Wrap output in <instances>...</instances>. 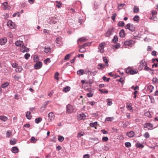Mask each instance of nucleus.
<instances>
[{"instance_id":"nucleus-1","label":"nucleus","mask_w":158,"mask_h":158,"mask_svg":"<svg viewBox=\"0 0 158 158\" xmlns=\"http://www.w3.org/2000/svg\"><path fill=\"white\" fill-rule=\"evenodd\" d=\"M114 28H109L106 32L104 34V36L106 37H109L111 35L114 31Z\"/></svg>"},{"instance_id":"nucleus-2","label":"nucleus","mask_w":158,"mask_h":158,"mask_svg":"<svg viewBox=\"0 0 158 158\" xmlns=\"http://www.w3.org/2000/svg\"><path fill=\"white\" fill-rule=\"evenodd\" d=\"M135 42L133 40L126 41L124 42V44L125 48H128V47H131L132 45L135 44Z\"/></svg>"},{"instance_id":"nucleus-3","label":"nucleus","mask_w":158,"mask_h":158,"mask_svg":"<svg viewBox=\"0 0 158 158\" xmlns=\"http://www.w3.org/2000/svg\"><path fill=\"white\" fill-rule=\"evenodd\" d=\"M126 72L127 73H129L130 74H134L137 73L138 71L137 70H133L131 68L129 67L127 69Z\"/></svg>"},{"instance_id":"nucleus-4","label":"nucleus","mask_w":158,"mask_h":158,"mask_svg":"<svg viewBox=\"0 0 158 158\" xmlns=\"http://www.w3.org/2000/svg\"><path fill=\"white\" fill-rule=\"evenodd\" d=\"M126 29H128L131 31H134L135 30V27L132 24L128 23L125 27Z\"/></svg>"},{"instance_id":"nucleus-5","label":"nucleus","mask_w":158,"mask_h":158,"mask_svg":"<svg viewBox=\"0 0 158 158\" xmlns=\"http://www.w3.org/2000/svg\"><path fill=\"white\" fill-rule=\"evenodd\" d=\"M66 112L71 113L74 111V107L71 105L68 104L66 106Z\"/></svg>"},{"instance_id":"nucleus-6","label":"nucleus","mask_w":158,"mask_h":158,"mask_svg":"<svg viewBox=\"0 0 158 158\" xmlns=\"http://www.w3.org/2000/svg\"><path fill=\"white\" fill-rule=\"evenodd\" d=\"M143 127L147 128L148 130H151L153 129V125L150 123H146L144 124Z\"/></svg>"},{"instance_id":"nucleus-7","label":"nucleus","mask_w":158,"mask_h":158,"mask_svg":"<svg viewBox=\"0 0 158 158\" xmlns=\"http://www.w3.org/2000/svg\"><path fill=\"white\" fill-rule=\"evenodd\" d=\"M48 121L49 122L53 121L55 118V115L52 112L49 113L48 114Z\"/></svg>"},{"instance_id":"nucleus-8","label":"nucleus","mask_w":158,"mask_h":158,"mask_svg":"<svg viewBox=\"0 0 158 158\" xmlns=\"http://www.w3.org/2000/svg\"><path fill=\"white\" fill-rule=\"evenodd\" d=\"M42 65L43 64L41 62L39 61L34 65V68L36 69H39L42 67Z\"/></svg>"},{"instance_id":"nucleus-9","label":"nucleus","mask_w":158,"mask_h":158,"mask_svg":"<svg viewBox=\"0 0 158 158\" xmlns=\"http://www.w3.org/2000/svg\"><path fill=\"white\" fill-rule=\"evenodd\" d=\"M7 25L8 27L11 29L14 28L15 26V23L11 20H9L8 21L7 23Z\"/></svg>"},{"instance_id":"nucleus-10","label":"nucleus","mask_w":158,"mask_h":158,"mask_svg":"<svg viewBox=\"0 0 158 158\" xmlns=\"http://www.w3.org/2000/svg\"><path fill=\"white\" fill-rule=\"evenodd\" d=\"M57 22V20L56 17H53L50 19L48 21V23L50 24H54Z\"/></svg>"},{"instance_id":"nucleus-11","label":"nucleus","mask_w":158,"mask_h":158,"mask_svg":"<svg viewBox=\"0 0 158 158\" xmlns=\"http://www.w3.org/2000/svg\"><path fill=\"white\" fill-rule=\"evenodd\" d=\"M20 51L21 52L24 53L28 52L29 51V50L28 48L24 46L23 44V45L22 47H21V48H20Z\"/></svg>"},{"instance_id":"nucleus-12","label":"nucleus","mask_w":158,"mask_h":158,"mask_svg":"<svg viewBox=\"0 0 158 158\" xmlns=\"http://www.w3.org/2000/svg\"><path fill=\"white\" fill-rule=\"evenodd\" d=\"M105 44V43H102L99 45L98 49L99 50L101 53H103L104 52V45Z\"/></svg>"},{"instance_id":"nucleus-13","label":"nucleus","mask_w":158,"mask_h":158,"mask_svg":"<svg viewBox=\"0 0 158 158\" xmlns=\"http://www.w3.org/2000/svg\"><path fill=\"white\" fill-rule=\"evenodd\" d=\"M15 44L17 46L21 48V47L23 45V43L22 41L17 40L15 42Z\"/></svg>"},{"instance_id":"nucleus-14","label":"nucleus","mask_w":158,"mask_h":158,"mask_svg":"<svg viewBox=\"0 0 158 158\" xmlns=\"http://www.w3.org/2000/svg\"><path fill=\"white\" fill-rule=\"evenodd\" d=\"M7 41V39L6 37L0 39V45H3L5 44Z\"/></svg>"},{"instance_id":"nucleus-15","label":"nucleus","mask_w":158,"mask_h":158,"mask_svg":"<svg viewBox=\"0 0 158 158\" xmlns=\"http://www.w3.org/2000/svg\"><path fill=\"white\" fill-rule=\"evenodd\" d=\"M145 63V61L144 60H143L140 62L139 66V69L140 70H142L143 67V66Z\"/></svg>"},{"instance_id":"nucleus-16","label":"nucleus","mask_w":158,"mask_h":158,"mask_svg":"<svg viewBox=\"0 0 158 158\" xmlns=\"http://www.w3.org/2000/svg\"><path fill=\"white\" fill-rule=\"evenodd\" d=\"M154 87L152 85H149L147 87V89L149 93H151Z\"/></svg>"},{"instance_id":"nucleus-17","label":"nucleus","mask_w":158,"mask_h":158,"mask_svg":"<svg viewBox=\"0 0 158 158\" xmlns=\"http://www.w3.org/2000/svg\"><path fill=\"white\" fill-rule=\"evenodd\" d=\"M4 6V8L5 10L10 9V6L8 5V3L7 2H4L2 4Z\"/></svg>"},{"instance_id":"nucleus-18","label":"nucleus","mask_w":158,"mask_h":158,"mask_svg":"<svg viewBox=\"0 0 158 158\" xmlns=\"http://www.w3.org/2000/svg\"><path fill=\"white\" fill-rule=\"evenodd\" d=\"M86 118V115L83 113L80 114L79 115L78 119L79 120L85 119Z\"/></svg>"},{"instance_id":"nucleus-19","label":"nucleus","mask_w":158,"mask_h":158,"mask_svg":"<svg viewBox=\"0 0 158 158\" xmlns=\"http://www.w3.org/2000/svg\"><path fill=\"white\" fill-rule=\"evenodd\" d=\"M56 42L58 46H60L61 43V39L60 37H57L56 38Z\"/></svg>"},{"instance_id":"nucleus-20","label":"nucleus","mask_w":158,"mask_h":158,"mask_svg":"<svg viewBox=\"0 0 158 158\" xmlns=\"http://www.w3.org/2000/svg\"><path fill=\"white\" fill-rule=\"evenodd\" d=\"M126 135L129 137H132L135 135V133L133 131H130L129 132L127 133Z\"/></svg>"},{"instance_id":"nucleus-21","label":"nucleus","mask_w":158,"mask_h":158,"mask_svg":"<svg viewBox=\"0 0 158 158\" xmlns=\"http://www.w3.org/2000/svg\"><path fill=\"white\" fill-rule=\"evenodd\" d=\"M105 67V65L102 63L99 64L97 66V69L99 70H101Z\"/></svg>"},{"instance_id":"nucleus-22","label":"nucleus","mask_w":158,"mask_h":158,"mask_svg":"<svg viewBox=\"0 0 158 158\" xmlns=\"http://www.w3.org/2000/svg\"><path fill=\"white\" fill-rule=\"evenodd\" d=\"M119 34V36L120 37L122 38L124 37L125 35L124 30L123 29L121 30L120 31Z\"/></svg>"},{"instance_id":"nucleus-23","label":"nucleus","mask_w":158,"mask_h":158,"mask_svg":"<svg viewBox=\"0 0 158 158\" xmlns=\"http://www.w3.org/2000/svg\"><path fill=\"white\" fill-rule=\"evenodd\" d=\"M11 151L12 152L16 153L18 152L19 149L17 147H14L12 148Z\"/></svg>"},{"instance_id":"nucleus-24","label":"nucleus","mask_w":158,"mask_h":158,"mask_svg":"<svg viewBox=\"0 0 158 158\" xmlns=\"http://www.w3.org/2000/svg\"><path fill=\"white\" fill-rule=\"evenodd\" d=\"M26 117L28 119H31L32 117L30 112L27 111L26 113Z\"/></svg>"},{"instance_id":"nucleus-25","label":"nucleus","mask_w":158,"mask_h":158,"mask_svg":"<svg viewBox=\"0 0 158 158\" xmlns=\"http://www.w3.org/2000/svg\"><path fill=\"white\" fill-rule=\"evenodd\" d=\"M57 4L56 5V6L58 8H60L61 7L62 4L60 2V1H56L55 2Z\"/></svg>"},{"instance_id":"nucleus-26","label":"nucleus","mask_w":158,"mask_h":158,"mask_svg":"<svg viewBox=\"0 0 158 158\" xmlns=\"http://www.w3.org/2000/svg\"><path fill=\"white\" fill-rule=\"evenodd\" d=\"M87 40L84 37H82L78 39L77 41V43H78V41H79L80 42L82 43L86 42Z\"/></svg>"},{"instance_id":"nucleus-27","label":"nucleus","mask_w":158,"mask_h":158,"mask_svg":"<svg viewBox=\"0 0 158 158\" xmlns=\"http://www.w3.org/2000/svg\"><path fill=\"white\" fill-rule=\"evenodd\" d=\"M23 70V68L21 66H18L15 69V71L16 72L20 73Z\"/></svg>"},{"instance_id":"nucleus-28","label":"nucleus","mask_w":158,"mask_h":158,"mask_svg":"<svg viewBox=\"0 0 158 158\" xmlns=\"http://www.w3.org/2000/svg\"><path fill=\"white\" fill-rule=\"evenodd\" d=\"M139 9L136 6H135L133 8V11L135 13H138L139 12Z\"/></svg>"},{"instance_id":"nucleus-29","label":"nucleus","mask_w":158,"mask_h":158,"mask_svg":"<svg viewBox=\"0 0 158 158\" xmlns=\"http://www.w3.org/2000/svg\"><path fill=\"white\" fill-rule=\"evenodd\" d=\"M42 120V118L41 117H39L36 118L35 119V122L36 124H38Z\"/></svg>"},{"instance_id":"nucleus-30","label":"nucleus","mask_w":158,"mask_h":158,"mask_svg":"<svg viewBox=\"0 0 158 158\" xmlns=\"http://www.w3.org/2000/svg\"><path fill=\"white\" fill-rule=\"evenodd\" d=\"M8 119L7 117L5 116H0V119L2 120L3 121L5 122Z\"/></svg>"},{"instance_id":"nucleus-31","label":"nucleus","mask_w":158,"mask_h":158,"mask_svg":"<svg viewBox=\"0 0 158 158\" xmlns=\"http://www.w3.org/2000/svg\"><path fill=\"white\" fill-rule=\"evenodd\" d=\"M70 90V87L69 86H67L64 88L63 91L65 92H67Z\"/></svg>"},{"instance_id":"nucleus-32","label":"nucleus","mask_w":158,"mask_h":158,"mask_svg":"<svg viewBox=\"0 0 158 158\" xmlns=\"http://www.w3.org/2000/svg\"><path fill=\"white\" fill-rule=\"evenodd\" d=\"M85 73L83 69H81L77 72V73L78 75H82Z\"/></svg>"},{"instance_id":"nucleus-33","label":"nucleus","mask_w":158,"mask_h":158,"mask_svg":"<svg viewBox=\"0 0 158 158\" xmlns=\"http://www.w3.org/2000/svg\"><path fill=\"white\" fill-rule=\"evenodd\" d=\"M44 52L46 53L50 52L51 51V48L50 47L44 48Z\"/></svg>"},{"instance_id":"nucleus-34","label":"nucleus","mask_w":158,"mask_h":158,"mask_svg":"<svg viewBox=\"0 0 158 158\" xmlns=\"http://www.w3.org/2000/svg\"><path fill=\"white\" fill-rule=\"evenodd\" d=\"M80 48L79 50V52H80L82 53L85 52L86 51V49L84 47H82V45L81 46L79 47Z\"/></svg>"},{"instance_id":"nucleus-35","label":"nucleus","mask_w":158,"mask_h":158,"mask_svg":"<svg viewBox=\"0 0 158 158\" xmlns=\"http://www.w3.org/2000/svg\"><path fill=\"white\" fill-rule=\"evenodd\" d=\"M9 84L8 82H6L2 84L1 85V87L3 88H5L6 87L9 86Z\"/></svg>"},{"instance_id":"nucleus-36","label":"nucleus","mask_w":158,"mask_h":158,"mask_svg":"<svg viewBox=\"0 0 158 158\" xmlns=\"http://www.w3.org/2000/svg\"><path fill=\"white\" fill-rule=\"evenodd\" d=\"M97 122H95L93 123H90L89 124V126L91 127H95L97 126Z\"/></svg>"},{"instance_id":"nucleus-37","label":"nucleus","mask_w":158,"mask_h":158,"mask_svg":"<svg viewBox=\"0 0 158 158\" xmlns=\"http://www.w3.org/2000/svg\"><path fill=\"white\" fill-rule=\"evenodd\" d=\"M58 141L59 142H62L64 140V138L63 136H62L61 135H59L58 136Z\"/></svg>"},{"instance_id":"nucleus-38","label":"nucleus","mask_w":158,"mask_h":158,"mask_svg":"<svg viewBox=\"0 0 158 158\" xmlns=\"http://www.w3.org/2000/svg\"><path fill=\"white\" fill-rule=\"evenodd\" d=\"M99 91L101 93H103V94H108V91L106 90L105 89H99Z\"/></svg>"},{"instance_id":"nucleus-39","label":"nucleus","mask_w":158,"mask_h":158,"mask_svg":"<svg viewBox=\"0 0 158 158\" xmlns=\"http://www.w3.org/2000/svg\"><path fill=\"white\" fill-rule=\"evenodd\" d=\"M44 62L45 64H47L48 63L51 62L50 59L49 58H46L44 60Z\"/></svg>"},{"instance_id":"nucleus-40","label":"nucleus","mask_w":158,"mask_h":158,"mask_svg":"<svg viewBox=\"0 0 158 158\" xmlns=\"http://www.w3.org/2000/svg\"><path fill=\"white\" fill-rule=\"evenodd\" d=\"M11 132L10 131H7L6 134V137L7 138L10 137L11 135Z\"/></svg>"},{"instance_id":"nucleus-41","label":"nucleus","mask_w":158,"mask_h":158,"mask_svg":"<svg viewBox=\"0 0 158 158\" xmlns=\"http://www.w3.org/2000/svg\"><path fill=\"white\" fill-rule=\"evenodd\" d=\"M118 25L119 27H123L124 25V23L123 21H119L118 23Z\"/></svg>"},{"instance_id":"nucleus-42","label":"nucleus","mask_w":158,"mask_h":158,"mask_svg":"<svg viewBox=\"0 0 158 158\" xmlns=\"http://www.w3.org/2000/svg\"><path fill=\"white\" fill-rule=\"evenodd\" d=\"M114 119L113 117H108L106 118V121H111Z\"/></svg>"},{"instance_id":"nucleus-43","label":"nucleus","mask_w":158,"mask_h":158,"mask_svg":"<svg viewBox=\"0 0 158 158\" xmlns=\"http://www.w3.org/2000/svg\"><path fill=\"white\" fill-rule=\"evenodd\" d=\"M118 38L117 35H115L114 36L113 39H112V41L114 43H116L118 41Z\"/></svg>"},{"instance_id":"nucleus-44","label":"nucleus","mask_w":158,"mask_h":158,"mask_svg":"<svg viewBox=\"0 0 158 158\" xmlns=\"http://www.w3.org/2000/svg\"><path fill=\"white\" fill-rule=\"evenodd\" d=\"M136 146L138 147L139 148H143L144 147L143 145L140 143H137L136 144Z\"/></svg>"},{"instance_id":"nucleus-45","label":"nucleus","mask_w":158,"mask_h":158,"mask_svg":"<svg viewBox=\"0 0 158 158\" xmlns=\"http://www.w3.org/2000/svg\"><path fill=\"white\" fill-rule=\"evenodd\" d=\"M144 115L145 116L148 117L149 118L151 117V115L150 112L149 111H147L144 113Z\"/></svg>"},{"instance_id":"nucleus-46","label":"nucleus","mask_w":158,"mask_h":158,"mask_svg":"<svg viewBox=\"0 0 158 158\" xmlns=\"http://www.w3.org/2000/svg\"><path fill=\"white\" fill-rule=\"evenodd\" d=\"M59 75V73L58 72H56L55 73V77H54L55 79L56 80H58L59 78L58 77V76Z\"/></svg>"},{"instance_id":"nucleus-47","label":"nucleus","mask_w":158,"mask_h":158,"mask_svg":"<svg viewBox=\"0 0 158 158\" xmlns=\"http://www.w3.org/2000/svg\"><path fill=\"white\" fill-rule=\"evenodd\" d=\"M143 136L145 138L148 139L149 138L150 135L148 132H146L144 134Z\"/></svg>"},{"instance_id":"nucleus-48","label":"nucleus","mask_w":158,"mask_h":158,"mask_svg":"<svg viewBox=\"0 0 158 158\" xmlns=\"http://www.w3.org/2000/svg\"><path fill=\"white\" fill-rule=\"evenodd\" d=\"M50 101H46L44 102L43 104H42V106H44V107L45 108L46 106L50 102Z\"/></svg>"},{"instance_id":"nucleus-49","label":"nucleus","mask_w":158,"mask_h":158,"mask_svg":"<svg viewBox=\"0 0 158 158\" xmlns=\"http://www.w3.org/2000/svg\"><path fill=\"white\" fill-rule=\"evenodd\" d=\"M50 101H46L44 102L43 104H42V106H44V107L45 108L46 106L50 102Z\"/></svg>"},{"instance_id":"nucleus-50","label":"nucleus","mask_w":158,"mask_h":158,"mask_svg":"<svg viewBox=\"0 0 158 158\" xmlns=\"http://www.w3.org/2000/svg\"><path fill=\"white\" fill-rule=\"evenodd\" d=\"M144 69L145 70L149 71L150 70H151V69H150L147 65L146 63H145V64L144 65Z\"/></svg>"},{"instance_id":"nucleus-51","label":"nucleus","mask_w":158,"mask_h":158,"mask_svg":"<svg viewBox=\"0 0 158 158\" xmlns=\"http://www.w3.org/2000/svg\"><path fill=\"white\" fill-rule=\"evenodd\" d=\"M39 60V57L36 55H35L34 56V60L35 62H37Z\"/></svg>"},{"instance_id":"nucleus-52","label":"nucleus","mask_w":158,"mask_h":158,"mask_svg":"<svg viewBox=\"0 0 158 158\" xmlns=\"http://www.w3.org/2000/svg\"><path fill=\"white\" fill-rule=\"evenodd\" d=\"M107 100L108 101L107 103V105L109 106H111L112 104V102L111 101V99H110L108 98Z\"/></svg>"},{"instance_id":"nucleus-53","label":"nucleus","mask_w":158,"mask_h":158,"mask_svg":"<svg viewBox=\"0 0 158 158\" xmlns=\"http://www.w3.org/2000/svg\"><path fill=\"white\" fill-rule=\"evenodd\" d=\"M125 146L127 148H129L131 146V143L129 142H127L125 143Z\"/></svg>"},{"instance_id":"nucleus-54","label":"nucleus","mask_w":158,"mask_h":158,"mask_svg":"<svg viewBox=\"0 0 158 158\" xmlns=\"http://www.w3.org/2000/svg\"><path fill=\"white\" fill-rule=\"evenodd\" d=\"M30 55L29 54L27 53L24 55V57L26 59L28 60L30 57Z\"/></svg>"},{"instance_id":"nucleus-55","label":"nucleus","mask_w":158,"mask_h":158,"mask_svg":"<svg viewBox=\"0 0 158 158\" xmlns=\"http://www.w3.org/2000/svg\"><path fill=\"white\" fill-rule=\"evenodd\" d=\"M133 20L135 21H138L139 20V17L138 15H135L133 18Z\"/></svg>"},{"instance_id":"nucleus-56","label":"nucleus","mask_w":158,"mask_h":158,"mask_svg":"<svg viewBox=\"0 0 158 158\" xmlns=\"http://www.w3.org/2000/svg\"><path fill=\"white\" fill-rule=\"evenodd\" d=\"M116 16H117V14L116 13H113L112 14V15L111 17V19L113 20H114L116 18Z\"/></svg>"},{"instance_id":"nucleus-57","label":"nucleus","mask_w":158,"mask_h":158,"mask_svg":"<svg viewBox=\"0 0 158 158\" xmlns=\"http://www.w3.org/2000/svg\"><path fill=\"white\" fill-rule=\"evenodd\" d=\"M84 135V133L83 132H79L78 133L77 136L78 137H80Z\"/></svg>"},{"instance_id":"nucleus-58","label":"nucleus","mask_w":158,"mask_h":158,"mask_svg":"<svg viewBox=\"0 0 158 158\" xmlns=\"http://www.w3.org/2000/svg\"><path fill=\"white\" fill-rule=\"evenodd\" d=\"M71 56V55L70 54H67L65 56L64 58L65 60H67L69 59Z\"/></svg>"},{"instance_id":"nucleus-59","label":"nucleus","mask_w":158,"mask_h":158,"mask_svg":"<svg viewBox=\"0 0 158 158\" xmlns=\"http://www.w3.org/2000/svg\"><path fill=\"white\" fill-rule=\"evenodd\" d=\"M91 44L90 43H87L83 44L82 45V47H86L90 46Z\"/></svg>"},{"instance_id":"nucleus-60","label":"nucleus","mask_w":158,"mask_h":158,"mask_svg":"<svg viewBox=\"0 0 158 158\" xmlns=\"http://www.w3.org/2000/svg\"><path fill=\"white\" fill-rule=\"evenodd\" d=\"M10 143L11 145H14L16 143V142L15 139H13L10 140Z\"/></svg>"},{"instance_id":"nucleus-61","label":"nucleus","mask_w":158,"mask_h":158,"mask_svg":"<svg viewBox=\"0 0 158 158\" xmlns=\"http://www.w3.org/2000/svg\"><path fill=\"white\" fill-rule=\"evenodd\" d=\"M125 5L124 3L120 4L118 5V8H119V9H120L122 8L121 7H123Z\"/></svg>"},{"instance_id":"nucleus-62","label":"nucleus","mask_w":158,"mask_h":158,"mask_svg":"<svg viewBox=\"0 0 158 158\" xmlns=\"http://www.w3.org/2000/svg\"><path fill=\"white\" fill-rule=\"evenodd\" d=\"M11 65L14 68H16L18 67V64L15 63H12Z\"/></svg>"},{"instance_id":"nucleus-63","label":"nucleus","mask_w":158,"mask_h":158,"mask_svg":"<svg viewBox=\"0 0 158 158\" xmlns=\"http://www.w3.org/2000/svg\"><path fill=\"white\" fill-rule=\"evenodd\" d=\"M51 141L54 142H55L56 141V138L55 136L53 137L51 139Z\"/></svg>"},{"instance_id":"nucleus-64","label":"nucleus","mask_w":158,"mask_h":158,"mask_svg":"<svg viewBox=\"0 0 158 158\" xmlns=\"http://www.w3.org/2000/svg\"><path fill=\"white\" fill-rule=\"evenodd\" d=\"M90 156L88 154L84 155L83 156V158H89Z\"/></svg>"}]
</instances>
